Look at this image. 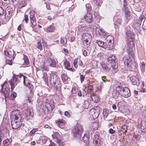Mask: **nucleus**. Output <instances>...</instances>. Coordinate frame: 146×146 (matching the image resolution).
I'll use <instances>...</instances> for the list:
<instances>
[{"instance_id": "9d476101", "label": "nucleus", "mask_w": 146, "mask_h": 146, "mask_svg": "<svg viewBox=\"0 0 146 146\" xmlns=\"http://www.w3.org/2000/svg\"><path fill=\"white\" fill-rule=\"evenodd\" d=\"M30 15L31 26L32 28H33V26H35L36 25L35 16V12L33 11H31L30 12Z\"/></svg>"}, {"instance_id": "603ef678", "label": "nucleus", "mask_w": 146, "mask_h": 146, "mask_svg": "<svg viewBox=\"0 0 146 146\" xmlns=\"http://www.w3.org/2000/svg\"><path fill=\"white\" fill-rule=\"evenodd\" d=\"M17 76L21 78L22 76H23V83L24 84L25 83V78H26V77L24 76L22 74H20L19 75H16Z\"/></svg>"}, {"instance_id": "4468645a", "label": "nucleus", "mask_w": 146, "mask_h": 146, "mask_svg": "<svg viewBox=\"0 0 146 146\" xmlns=\"http://www.w3.org/2000/svg\"><path fill=\"white\" fill-rule=\"evenodd\" d=\"M124 87L123 84L121 83L117 82L114 85L113 88L114 90H116L119 94Z\"/></svg>"}, {"instance_id": "5701e85b", "label": "nucleus", "mask_w": 146, "mask_h": 146, "mask_svg": "<svg viewBox=\"0 0 146 146\" xmlns=\"http://www.w3.org/2000/svg\"><path fill=\"white\" fill-rule=\"evenodd\" d=\"M141 24L139 21H135L132 25V27L134 29L138 30L139 29Z\"/></svg>"}, {"instance_id": "e2e57ef3", "label": "nucleus", "mask_w": 146, "mask_h": 146, "mask_svg": "<svg viewBox=\"0 0 146 146\" xmlns=\"http://www.w3.org/2000/svg\"><path fill=\"white\" fill-rule=\"evenodd\" d=\"M3 8L0 7V15H1L3 14Z\"/></svg>"}, {"instance_id": "ddd939ff", "label": "nucleus", "mask_w": 146, "mask_h": 146, "mask_svg": "<svg viewBox=\"0 0 146 146\" xmlns=\"http://www.w3.org/2000/svg\"><path fill=\"white\" fill-rule=\"evenodd\" d=\"M13 9L10 7H7L6 9L5 18L9 19L11 17Z\"/></svg>"}, {"instance_id": "774afa93", "label": "nucleus", "mask_w": 146, "mask_h": 146, "mask_svg": "<svg viewBox=\"0 0 146 146\" xmlns=\"http://www.w3.org/2000/svg\"><path fill=\"white\" fill-rule=\"evenodd\" d=\"M92 86V85H90L89 86H88V89L90 90V91H91L93 90Z\"/></svg>"}, {"instance_id": "473e14b6", "label": "nucleus", "mask_w": 146, "mask_h": 146, "mask_svg": "<svg viewBox=\"0 0 146 146\" xmlns=\"http://www.w3.org/2000/svg\"><path fill=\"white\" fill-rule=\"evenodd\" d=\"M65 121L62 119H60L57 122V125L60 127V126H63L64 124V122Z\"/></svg>"}, {"instance_id": "338daca9", "label": "nucleus", "mask_w": 146, "mask_h": 146, "mask_svg": "<svg viewBox=\"0 0 146 146\" xmlns=\"http://www.w3.org/2000/svg\"><path fill=\"white\" fill-rule=\"evenodd\" d=\"M127 5V3L126 0H123V7H126Z\"/></svg>"}, {"instance_id": "0e129e2a", "label": "nucleus", "mask_w": 146, "mask_h": 146, "mask_svg": "<svg viewBox=\"0 0 146 146\" xmlns=\"http://www.w3.org/2000/svg\"><path fill=\"white\" fill-rule=\"evenodd\" d=\"M134 96L136 98H137V94H138V92L137 91L135 90L134 91Z\"/></svg>"}, {"instance_id": "de8ad7c7", "label": "nucleus", "mask_w": 146, "mask_h": 146, "mask_svg": "<svg viewBox=\"0 0 146 146\" xmlns=\"http://www.w3.org/2000/svg\"><path fill=\"white\" fill-rule=\"evenodd\" d=\"M17 75L16 74H14L13 76V79L14 81H15V82H19V80L17 78Z\"/></svg>"}, {"instance_id": "f8f14e48", "label": "nucleus", "mask_w": 146, "mask_h": 146, "mask_svg": "<svg viewBox=\"0 0 146 146\" xmlns=\"http://www.w3.org/2000/svg\"><path fill=\"white\" fill-rule=\"evenodd\" d=\"M33 113L32 110L27 109L26 111L25 118L27 120L31 119L33 118Z\"/></svg>"}, {"instance_id": "c03bdc74", "label": "nucleus", "mask_w": 146, "mask_h": 146, "mask_svg": "<svg viewBox=\"0 0 146 146\" xmlns=\"http://www.w3.org/2000/svg\"><path fill=\"white\" fill-rule=\"evenodd\" d=\"M104 87V84L103 82H102L100 83V86L98 88V90L99 91L101 92L102 89Z\"/></svg>"}, {"instance_id": "a878e982", "label": "nucleus", "mask_w": 146, "mask_h": 146, "mask_svg": "<svg viewBox=\"0 0 146 146\" xmlns=\"http://www.w3.org/2000/svg\"><path fill=\"white\" fill-rule=\"evenodd\" d=\"M91 97L92 100L96 103L98 102L100 100L98 96L96 94L92 95Z\"/></svg>"}, {"instance_id": "4be33fe9", "label": "nucleus", "mask_w": 146, "mask_h": 146, "mask_svg": "<svg viewBox=\"0 0 146 146\" xmlns=\"http://www.w3.org/2000/svg\"><path fill=\"white\" fill-rule=\"evenodd\" d=\"M84 17L85 20L88 22L91 23L92 21V15L89 13H88Z\"/></svg>"}, {"instance_id": "79ce46f5", "label": "nucleus", "mask_w": 146, "mask_h": 146, "mask_svg": "<svg viewBox=\"0 0 146 146\" xmlns=\"http://www.w3.org/2000/svg\"><path fill=\"white\" fill-rule=\"evenodd\" d=\"M108 47L106 49L108 50H111L113 48V44L111 42L108 43Z\"/></svg>"}, {"instance_id": "c756f323", "label": "nucleus", "mask_w": 146, "mask_h": 146, "mask_svg": "<svg viewBox=\"0 0 146 146\" xmlns=\"http://www.w3.org/2000/svg\"><path fill=\"white\" fill-rule=\"evenodd\" d=\"M103 70L106 72L109 71L110 70V68L109 67L108 65L105 64H103L102 65Z\"/></svg>"}, {"instance_id": "a18cd8bd", "label": "nucleus", "mask_w": 146, "mask_h": 146, "mask_svg": "<svg viewBox=\"0 0 146 146\" xmlns=\"http://www.w3.org/2000/svg\"><path fill=\"white\" fill-rule=\"evenodd\" d=\"M43 79L46 82H47L48 81V77L46 73H44L43 76Z\"/></svg>"}, {"instance_id": "09e8293b", "label": "nucleus", "mask_w": 146, "mask_h": 146, "mask_svg": "<svg viewBox=\"0 0 146 146\" xmlns=\"http://www.w3.org/2000/svg\"><path fill=\"white\" fill-rule=\"evenodd\" d=\"M67 42V39L66 38H63L61 39V43L63 45H65Z\"/></svg>"}, {"instance_id": "e433bc0d", "label": "nucleus", "mask_w": 146, "mask_h": 146, "mask_svg": "<svg viewBox=\"0 0 146 146\" xmlns=\"http://www.w3.org/2000/svg\"><path fill=\"white\" fill-rule=\"evenodd\" d=\"M38 131V129L37 128H34L30 131L29 134L31 136H32Z\"/></svg>"}, {"instance_id": "72a5a7b5", "label": "nucleus", "mask_w": 146, "mask_h": 146, "mask_svg": "<svg viewBox=\"0 0 146 146\" xmlns=\"http://www.w3.org/2000/svg\"><path fill=\"white\" fill-rule=\"evenodd\" d=\"M27 4L25 0H22L19 3V7L20 8H22L25 6Z\"/></svg>"}, {"instance_id": "9b49d317", "label": "nucleus", "mask_w": 146, "mask_h": 146, "mask_svg": "<svg viewBox=\"0 0 146 146\" xmlns=\"http://www.w3.org/2000/svg\"><path fill=\"white\" fill-rule=\"evenodd\" d=\"M7 83V82H4V83L1 85V91L3 94H4L5 98L8 97L9 96L10 89L7 87H6L5 88L4 91H3V87L4 85Z\"/></svg>"}, {"instance_id": "ea45409f", "label": "nucleus", "mask_w": 146, "mask_h": 146, "mask_svg": "<svg viewBox=\"0 0 146 146\" xmlns=\"http://www.w3.org/2000/svg\"><path fill=\"white\" fill-rule=\"evenodd\" d=\"M140 91L142 92H145L146 91L145 89L144 86V84L142 83L139 89Z\"/></svg>"}, {"instance_id": "0eeeda50", "label": "nucleus", "mask_w": 146, "mask_h": 146, "mask_svg": "<svg viewBox=\"0 0 146 146\" xmlns=\"http://www.w3.org/2000/svg\"><path fill=\"white\" fill-rule=\"evenodd\" d=\"M134 56H126L124 57L123 58V60L124 64L128 67L130 66L132 67L133 64L135 63L133 60Z\"/></svg>"}, {"instance_id": "8fccbe9b", "label": "nucleus", "mask_w": 146, "mask_h": 146, "mask_svg": "<svg viewBox=\"0 0 146 146\" xmlns=\"http://www.w3.org/2000/svg\"><path fill=\"white\" fill-rule=\"evenodd\" d=\"M80 79L81 83H82L84 81V80L85 78V76L81 74L80 73Z\"/></svg>"}, {"instance_id": "c9c22d12", "label": "nucleus", "mask_w": 146, "mask_h": 146, "mask_svg": "<svg viewBox=\"0 0 146 146\" xmlns=\"http://www.w3.org/2000/svg\"><path fill=\"white\" fill-rule=\"evenodd\" d=\"M103 114L104 118H106L108 115V111L106 109H104Z\"/></svg>"}, {"instance_id": "6e6d98bb", "label": "nucleus", "mask_w": 146, "mask_h": 146, "mask_svg": "<svg viewBox=\"0 0 146 146\" xmlns=\"http://www.w3.org/2000/svg\"><path fill=\"white\" fill-rule=\"evenodd\" d=\"M24 20L26 23H27L28 21V16L27 15H25L24 16Z\"/></svg>"}, {"instance_id": "bf43d9fd", "label": "nucleus", "mask_w": 146, "mask_h": 146, "mask_svg": "<svg viewBox=\"0 0 146 146\" xmlns=\"http://www.w3.org/2000/svg\"><path fill=\"white\" fill-rule=\"evenodd\" d=\"M113 37L109 35L108 36H107L106 38V40H110V39H113Z\"/></svg>"}, {"instance_id": "864d4df0", "label": "nucleus", "mask_w": 146, "mask_h": 146, "mask_svg": "<svg viewBox=\"0 0 146 146\" xmlns=\"http://www.w3.org/2000/svg\"><path fill=\"white\" fill-rule=\"evenodd\" d=\"M142 27L143 29L146 30V19L143 21Z\"/></svg>"}, {"instance_id": "4d7b16f0", "label": "nucleus", "mask_w": 146, "mask_h": 146, "mask_svg": "<svg viewBox=\"0 0 146 146\" xmlns=\"http://www.w3.org/2000/svg\"><path fill=\"white\" fill-rule=\"evenodd\" d=\"M109 132L110 133L112 134L115 133V131L114 130L110 128L109 130Z\"/></svg>"}, {"instance_id": "b1692460", "label": "nucleus", "mask_w": 146, "mask_h": 146, "mask_svg": "<svg viewBox=\"0 0 146 146\" xmlns=\"http://www.w3.org/2000/svg\"><path fill=\"white\" fill-rule=\"evenodd\" d=\"M52 138L56 142H58L60 139V135L58 132H55L52 135Z\"/></svg>"}, {"instance_id": "6ab92c4d", "label": "nucleus", "mask_w": 146, "mask_h": 146, "mask_svg": "<svg viewBox=\"0 0 146 146\" xmlns=\"http://www.w3.org/2000/svg\"><path fill=\"white\" fill-rule=\"evenodd\" d=\"M123 9L124 10L125 15L127 20H129L130 18V12L127 7H123Z\"/></svg>"}, {"instance_id": "20e7f679", "label": "nucleus", "mask_w": 146, "mask_h": 146, "mask_svg": "<svg viewBox=\"0 0 146 146\" xmlns=\"http://www.w3.org/2000/svg\"><path fill=\"white\" fill-rule=\"evenodd\" d=\"M72 133L75 137L80 138L83 132L82 127L81 125H78L75 126L72 130Z\"/></svg>"}, {"instance_id": "aec40b11", "label": "nucleus", "mask_w": 146, "mask_h": 146, "mask_svg": "<svg viewBox=\"0 0 146 146\" xmlns=\"http://www.w3.org/2000/svg\"><path fill=\"white\" fill-rule=\"evenodd\" d=\"M86 27L85 26H82L81 25H78L76 31L78 35H80L81 33L84 32L86 30Z\"/></svg>"}, {"instance_id": "052dcab7", "label": "nucleus", "mask_w": 146, "mask_h": 146, "mask_svg": "<svg viewBox=\"0 0 146 146\" xmlns=\"http://www.w3.org/2000/svg\"><path fill=\"white\" fill-rule=\"evenodd\" d=\"M14 82V81L13 79L9 81V82L10 83L11 86L14 85H15Z\"/></svg>"}, {"instance_id": "4c0bfd02", "label": "nucleus", "mask_w": 146, "mask_h": 146, "mask_svg": "<svg viewBox=\"0 0 146 146\" xmlns=\"http://www.w3.org/2000/svg\"><path fill=\"white\" fill-rule=\"evenodd\" d=\"M64 64L65 66V67L66 69H68V68L70 67L69 62L66 60L64 61Z\"/></svg>"}, {"instance_id": "dca6fc26", "label": "nucleus", "mask_w": 146, "mask_h": 146, "mask_svg": "<svg viewBox=\"0 0 146 146\" xmlns=\"http://www.w3.org/2000/svg\"><path fill=\"white\" fill-rule=\"evenodd\" d=\"M46 63H48L49 65L51 67H55L56 66V62L51 58L48 57L47 58Z\"/></svg>"}, {"instance_id": "f704fd0d", "label": "nucleus", "mask_w": 146, "mask_h": 146, "mask_svg": "<svg viewBox=\"0 0 146 146\" xmlns=\"http://www.w3.org/2000/svg\"><path fill=\"white\" fill-rule=\"evenodd\" d=\"M41 68L42 71L43 70L46 71H48V66L44 64L41 66Z\"/></svg>"}, {"instance_id": "680f3d73", "label": "nucleus", "mask_w": 146, "mask_h": 146, "mask_svg": "<svg viewBox=\"0 0 146 146\" xmlns=\"http://www.w3.org/2000/svg\"><path fill=\"white\" fill-rule=\"evenodd\" d=\"M4 53L5 55L6 56H7L10 57V56L7 50H5L4 52Z\"/></svg>"}, {"instance_id": "f257e3e1", "label": "nucleus", "mask_w": 146, "mask_h": 146, "mask_svg": "<svg viewBox=\"0 0 146 146\" xmlns=\"http://www.w3.org/2000/svg\"><path fill=\"white\" fill-rule=\"evenodd\" d=\"M13 118L14 120L11 121V127L13 129H17L19 128L21 124L22 117L19 110H16L13 112Z\"/></svg>"}, {"instance_id": "13d9d810", "label": "nucleus", "mask_w": 146, "mask_h": 146, "mask_svg": "<svg viewBox=\"0 0 146 146\" xmlns=\"http://www.w3.org/2000/svg\"><path fill=\"white\" fill-rule=\"evenodd\" d=\"M6 62L7 64H9L10 65H11L12 64L11 60H7Z\"/></svg>"}, {"instance_id": "2f4dec72", "label": "nucleus", "mask_w": 146, "mask_h": 146, "mask_svg": "<svg viewBox=\"0 0 146 146\" xmlns=\"http://www.w3.org/2000/svg\"><path fill=\"white\" fill-rule=\"evenodd\" d=\"M90 137L88 134H85L84 136L82 137V139L84 141L86 142V143L88 141Z\"/></svg>"}, {"instance_id": "412c9836", "label": "nucleus", "mask_w": 146, "mask_h": 146, "mask_svg": "<svg viewBox=\"0 0 146 146\" xmlns=\"http://www.w3.org/2000/svg\"><path fill=\"white\" fill-rule=\"evenodd\" d=\"M95 137L93 143V146H100V139H99V136L97 135H94Z\"/></svg>"}, {"instance_id": "a211bd4d", "label": "nucleus", "mask_w": 146, "mask_h": 146, "mask_svg": "<svg viewBox=\"0 0 146 146\" xmlns=\"http://www.w3.org/2000/svg\"><path fill=\"white\" fill-rule=\"evenodd\" d=\"M96 42L98 44V46L102 48L106 49L108 47V44L104 42L101 40H96Z\"/></svg>"}, {"instance_id": "37998d69", "label": "nucleus", "mask_w": 146, "mask_h": 146, "mask_svg": "<svg viewBox=\"0 0 146 146\" xmlns=\"http://www.w3.org/2000/svg\"><path fill=\"white\" fill-rule=\"evenodd\" d=\"M86 9L87 10L88 13V11H90L91 10L92 7L91 5L90 4L88 3L86 4Z\"/></svg>"}, {"instance_id": "a19ab883", "label": "nucleus", "mask_w": 146, "mask_h": 146, "mask_svg": "<svg viewBox=\"0 0 146 146\" xmlns=\"http://www.w3.org/2000/svg\"><path fill=\"white\" fill-rule=\"evenodd\" d=\"M11 142V141H10L9 139H6L3 141V143L5 146H7Z\"/></svg>"}, {"instance_id": "39448f33", "label": "nucleus", "mask_w": 146, "mask_h": 146, "mask_svg": "<svg viewBox=\"0 0 146 146\" xmlns=\"http://www.w3.org/2000/svg\"><path fill=\"white\" fill-rule=\"evenodd\" d=\"M100 113V109L99 106L96 107L91 110L90 112V118L95 119L99 116Z\"/></svg>"}, {"instance_id": "6e6552de", "label": "nucleus", "mask_w": 146, "mask_h": 146, "mask_svg": "<svg viewBox=\"0 0 146 146\" xmlns=\"http://www.w3.org/2000/svg\"><path fill=\"white\" fill-rule=\"evenodd\" d=\"M126 31V37L128 40V44L129 45H133V42L132 40V38L134 37V33L130 30Z\"/></svg>"}, {"instance_id": "7ed1b4c3", "label": "nucleus", "mask_w": 146, "mask_h": 146, "mask_svg": "<svg viewBox=\"0 0 146 146\" xmlns=\"http://www.w3.org/2000/svg\"><path fill=\"white\" fill-rule=\"evenodd\" d=\"M83 45L82 47L86 48L90 46L92 38L91 35L88 33H83L82 36Z\"/></svg>"}, {"instance_id": "f3484780", "label": "nucleus", "mask_w": 146, "mask_h": 146, "mask_svg": "<svg viewBox=\"0 0 146 146\" xmlns=\"http://www.w3.org/2000/svg\"><path fill=\"white\" fill-rule=\"evenodd\" d=\"M127 45H128V48L127 49V51L128 55H127V56H131V57L134 56V54L132 51L131 47H132L134 45V43L133 42V45L131 44L130 45H129L128 43L127 44Z\"/></svg>"}, {"instance_id": "7c9ffc66", "label": "nucleus", "mask_w": 146, "mask_h": 146, "mask_svg": "<svg viewBox=\"0 0 146 146\" xmlns=\"http://www.w3.org/2000/svg\"><path fill=\"white\" fill-rule=\"evenodd\" d=\"M23 59L24 60V63L26 65H29V61L28 57L25 55H24Z\"/></svg>"}, {"instance_id": "69168bd1", "label": "nucleus", "mask_w": 146, "mask_h": 146, "mask_svg": "<svg viewBox=\"0 0 146 146\" xmlns=\"http://www.w3.org/2000/svg\"><path fill=\"white\" fill-rule=\"evenodd\" d=\"M64 114L65 115L68 117H69L70 116L69 112L67 111H65L64 112Z\"/></svg>"}, {"instance_id": "bb28decb", "label": "nucleus", "mask_w": 146, "mask_h": 146, "mask_svg": "<svg viewBox=\"0 0 146 146\" xmlns=\"http://www.w3.org/2000/svg\"><path fill=\"white\" fill-rule=\"evenodd\" d=\"M98 123L96 122H94L92 123L91 128L92 130H96L98 129Z\"/></svg>"}, {"instance_id": "3c124183", "label": "nucleus", "mask_w": 146, "mask_h": 146, "mask_svg": "<svg viewBox=\"0 0 146 146\" xmlns=\"http://www.w3.org/2000/svg\"><path fill=\"white\" fill-rule=\"evenodd\" d=\"M96 33L101 34L102 30L96 27Z\"/></svg>"}, {"instance_id": "423d86ee", "label": "nucleus", "mask_w": 146, "mask_h": 146, "mask_svg": "<svg viewBox=\"0 0 146 146\" xmlns=\"http://www.w3.org/2000/svg\"><path fill=\"white\" fill-rule=\"evenodd\" d=\"M116 57L113 55L109 56L107 59L109 63L110 64L113 69L116 70L118 67V64L116 62Z\"/></svg>"}, {"instance_id": "393cba45", "label": "nucleus", "mask_w": 146, "mask_h": 146, "mask_svg": "<svg viewBox=\"0 0 146 146\" xmlns=\"http://www.w3.org/2000/svg\"><path fill=\"white\" fill-rule=\"evenodd\" d=\"M139 126L143 132L146 131V124L144 121H142L140 122Z\"/></svg>"}, {"instance_id": "2eb2a0df", "label": "nucleus", "mask_w": 146, "mask_h": 146, "mask_svg": "<svg viewBox=\"0 0 146 146\" xmlns=\"http://www.w3.org/2000/svg\"><path fill=\"white\" fill-rule=\"evenodd\" d=\"M130 79L133 85H138L140 83L137 76H131Z\"/></svg>"}, {"instance_id": "c85d7f7f", "label": "nucleus", "mask_w": 146, "mask_h": 146, "mask_svg": "<svg viewBox=\"0 0 146 146\" xmlns=\"http://www.w3.org/2000/svg\"><path fill=\"white\" fill-rule=\"evenodd\" d=\"M61 77L63 81L65 82H66L68 79V75L65 74H62L61 75Z\"/></svg>"}, {"instance_id": "f03ea898", "label": "nucleus", "mask_w": 146, "mask_h": 146, "mask_svg": "<svg viewBox=\"0 0 146 146\" xmlns=\"http://www.w3.org/2000/svg\"><path fill=\"white\" fill-rule=\"evenodd\" d=\"M49 82L52 86H54L56 90L60 88V84L58 81V76L54 73H51L50 74Z\"/></svg>"}, {"instance_id": "cd10ccee", "label": "nucleus", "mask_w": 146, "mask_h": 146, "mask_svg": "<svg viewBox=\"0 0 146 146\" xmlns=\"http://www.w3.org/2000/svg\"><path fill=\"white\" fill-rule=\"evenodd\" d=\"M92 3L97 6H100L102 4V0H93Z\"/></svg>"}, {"instance_id": "49530a36", "label": "nucleus", "mask_w": 146, "mask_h": 146, "mask_svg": "<svg viewBox=\"0 0 146 146\" xmlns=\"http://www.w3.org/2000/svg\"><path fill=\"white\" fill-rule=\"evenodd\" d=\"M37 47L40 51L41 50L42 48V46L41 43L39 41L37 42Z\"/></svg>"}, {"instance_id": "5fc2aeb1", "label": "nucleus", "mask_w": 146, "mask_h": 146, "mask_svg": "<svg viewBox=\"0 0 146 146\" xmlns=\"http://www.w3.org/2000/svg\"><path fill=\"white\" fill-rule=\"evenodd\" d=\"M144 14H143L139 18V19L138 20H136L137 21H139V22H140V24H141L142 21L143 19V17H144Z\"/></svg>"}, {"instance_id": "58836bf2", "label": "nucleus", "mask_w": 146, "mask_h": 146, "mask_svg": "<svg viewBox=\"0 0 146 146\" xmlns=\"http://www.w3.org/2000/svg\"><path fill=\"white\" fill-rule=\"evenodd\" d=\"M47 30L48 31L52 32L54 31V29L53 26L50 25L47 28Z\"/></svg>"}, {"instance_id": "1a4fd4ad", "label": "nucleus", "mask_w": 146, "mask_h": 146, "mask_svg": "<svg viewBox=\"0 0 146 146\" xmlns=\"http://www.w3.org/2000/svg\"><path fill=\"white\" fill-rule=\"evenodd\" d=\"M119 94L126 98H127L130 97L131 95V93L129 89L127 87H124Z\"/></svg>"}]
</instances>
